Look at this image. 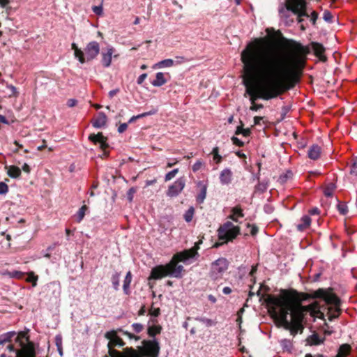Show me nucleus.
Listing matches in <instances>:
<instances>
[{"label": "nucleus", "mask_w": 357, "mask_h": 357, "mask_svg": "<svg viewBox=\"0 0 357 357\" xmlns=\"http://www.w3.org/2000/svg\"><path fill=\"white\" fill-rule=\"evenodd\" d=\"M310 52L293 40L282 38V44L256 39L241 52L243 83L252 105L258 98L270 100L293 88L299 80Z\"/></svg>", "instance_id": "nucleus-1"}, {"label": "nucleus", "mask_w": 357, "mask_h": 357, "mask_svg": "<svg viewBox=\"0 0 357 357\" xmlns=\"http://www.w3.org/2000/svg\"><path fill=\"white\" fill-rule=\"evenodd\" d=\"M309 298H323L327 304L333 305L328 309V319L331 321L339 316L340 298L324 289L314 291L311 294H300L296 290H282L278 296H268L266 303L271 309L273 315L278 318L280 326L295 336L303 331L305 314L310 313L312 316H318L321 313L319 306L316 302L305 306L302 305V302Z\"/></svg>", "instance_id": "nucleus-2"}, {"label": "nucleus", "mask_w": 357, "mask_h": 357, "mask_svg": "<svg viewBox=\"0 0 357 357\" xmlns=\"http://www.w3.org/2000/svg\"><path fill=\"white\" fill-rule=\"evenodd\" d=\"M198 247H194L189 250L178 252L174 255L171 261L166 265H159L152 268L150 278L159 280L166 276L176 278L182 277L183 266L178 265V261H185L195 257L197 253Z\"/></svg>", "instance_id": "nucleus-3"}, {"label": "nucleus", "mask_w": 357, "mask_h": 357, "mask_svg": "<svg viewBox=\"0 0 357 357\" xmlns=\"http://www.w3.org/2000/svg\"><path fill=\"white\" fill-rule=\"evenodd\" d=\"M291 12L297 16L298 23L303 22V17H309L307 12V3L305 0H286L284 5H282L279 8V15L282 19L286 20V24H290L294 22L293 20H289V13Z\"/></svg>", "instance_id": "nucleus-4"}, {"label": "nucleus", "mask_w": 357, "mask_h": 357, "mask_svg": "<svg viewBox=\"0 0 357 357\" xmlns=\"http://www.w3.org/2000/svg\"><path fill=\"white\" fill-rule=\"evenodd\" d=\"M72 50H74L75 57L78 59L81 63H84L93 60L100 53V45L96 41L89 43L84 50L82 51L78 48L75 43H72Z\"/></svg>", "instance_id": "nucleus-5"}, {"label": "nucleus", "mask_w": 357, "mask_h": 357, "mask_svg": "<svg viewBox=\"0 0 357 357\" xmlns=\"http://www.w3.org/2000/svg\"><path fill=\"white\" fill-rule=\"evenodd\" d=\"M122 333L123 335L128 336L129 339H134L137 341L140 340V337L134 335L127 331H123L122 328H117L116 330H112L107 331L105 334V337L109 340L107 344L108 354L110 356L111 351H116L114 349V347H123L126 343L118 335V333Z\"/></svg>", "instance_id": "nucleus-6"}, {"label": "nucleus", "mask_w": 357, "mask_h": 357, "mask_svg": "<svg viewBox=\"0 0 357 357\" xmlns=\"http://www.w3.org/2000/svg\"><path fill=\"white\" fill-rule=\"evenodd\" d=\"M240 234V227L235 226L231 222L227 221L218 229V239L221 243H216L214 247L218 248L229 241H232Z\"/></svg>", "instance_id": "nucleus-7"}, {"label": "nucleus", "mask_w": 357, "mask_h": 357, "mask_svg": "<svg viewBox=\"0 0 357 357\" xmlns=\"http://www.w3.org/2000/svg\"><path fill=\"white\" fill-rule=\"evenodd\" d=\"M15 340L21 345V349L16 351V357H36L34 344L29 341L26 332H20Z\"/></svg>", "instance_id": "nucleus-8"}, {"label": "nucleus", "mask_w": 357, "mask_h": 357, "mask_svg": "<svg viewBox=\"0 0 357 357\" xmlns=\"http://www.w3.org/2000/svg\"><path fill=\"white\" fill-rule=\"evenodd\" d=\"M137 350L142 354V357H158L160 347L158 341L153 338L143 340L142 346Z\"/></svg>", "instance_id": "nucleus-9"}, {"label": "nucleus", "mask_w": 357, "mask_h": 357, "mask_svg": "<svg viewBox=\"0 0 357 357\" xmlns=\"http://www.w3.org/2000/svg\"><path fill=\"white\" fill-rule=\"evenodd\" d=\"M228 261L225 258H219L212 263L210 272L211 277L216 280L228 268Z\"/></svg>", "instance_id": "nucleus-10"}, {"label": "nucleus", "mask_w": 357, "mask_h": 357, "mask_svg": "<svg viewBox=\"0 0 357 357\" xmlns=\"http://www.w3.org/2000/svg\"><path fill=\"white\" fill-rule=\"evenodd\" d=\"M185 185V178L180 177L173 184L169 186L166 194L169 197H176L182 192Z\"/></svg>", "instance_id": "nucleus-11"}, {"label": "nucleus", "mask_w": 357, "mask_h": 357, "mask_svg": "<svg viewBox=\"0 0 357 357\" xmlns=\"http://www.w3.org/2000/svg\"><path fill=\"white\" fill-rule=\"evenodd\" d=\"M110 357H142V354L132 347H126L122 351H111Z\"/></svg>", "instance_id": "nucleus-12"}, {"label": "nucleus", "mask_w": 357, "mask_h": 357, "mask_svg": "<svg viewBox=\"0 0 357 357\" xmlns=\"http://www.w3.org/2000/svg\"><path fill=\"white\" fill-rule=\"evenodd\" d=\"M89 139L95 144H98L100 148L105 151L108 147L107 142V138L103 136L102 132L98 134H91L89 136Z\"/></svg>", "instance_id": "nucleus-13"}, {"label": "nucleus", "mask_w": 357, "mask_h": 357, "mask_svg": "<svg viewBox=\"0 0 357 357\" xmlns=\"http://www.w3.org/2000/svg\"><path fill=\"white\" fill-rule=\"evenodd\" d=\"M115 50L113 47H107L101 53L102 59L101 62L104 67L108 68L110 66L112 63V55L114 53Z\"/></svg>", "instance_id": "nucleus-14"}, {"label": "nucleus", "mask_w": 357, "mask_h": 357, "mask_svg": "<svg viewBox=\"0 0 357 357\" xmlns=\"http://www.w3.org/2000/svg\"><path fill=\"white\" fill-rule=\"evenodd\" d=\"M310 45L316 56H317L320 61L324 62L326 61L327 59L324 55L325 47L323 46V45L316 42H312Z\"/></svg>", "instance_id": "nucleus-15"}, {"label": "nucleus", "mask_w": 357, "mask_h": 357, "mask_svg": "<svg viewBox=\"0 0 357 357\" xmlns=\"http://www.w3.org/2000/svg\"><path fill=\"white\" fill-rule=\"evenodd\" d=\"M197 185L200 188V192L197 195L196 199L198 203L202 204L206 197L207 185L202 181H198Z\"/></svg>", "instance_id": "nucleus-16"}, {"label": "nucleus", "mask_w": 357, "mask_h": 357, "mask_svg": "<svg viewBox=\"0 0 357 357\" xmlns=\"http://www.w3.org/2000/svg\"><path fill=\"white\" fill-rule=\"evenodd\" d=\"M232 178V172L228 169H224L220 174V181L222 185H227L231 183Z\"/></svg>", "instance_id": "nucleus-17"}, {"label": "nucleus", "mask_w": 357, "mask_h": 357, "mask_svg": "<svg viewBox=\"0 0 357 357\" xmlns=\"http://www.w3.org/2000/svg\"><path fill=\"white\" fill-rule=\"evenodd\" d=\"M167 82V79L165 77V74L162 72H158L155 75V78L151 82V84L153 86H161L166 84Z\"/></svg>", "instance_id": "nucleus-18"}, {"label": "nucleus", "mask_w": 357, "mask_h": 357, "mask_svg": "<svg viewBox=\"0 0 357 357\" xmlns=\"http://www.w3.org/2000/svg\"><path fill=\"white\" fill-rule=\"evenodd\" d=\"M321 154V147L317 144L312 145L307 152L308 157L312 160H317Z\"/></svg>", "instance_id": "nucleus-19"}, {"label": "nucleus", "mask_w": 357, "mask_h": 357, "mask_svg": "<svg viewBox=\"0 0 357 357\" xmlns=\"http://www.w3.org/2000/svg\"><path fill=\"white\" fill-rule=\"evenodd\" d=\"M107 123V116L103 112H99L97 118L93 122V126L96 128L104 127Z\"/></svg>", "instance_id": "nucleus-20"}, {"label": "nucleus", "mask_w": 357, "mask_h": 357, "mask_svg": "<svg viewBox=\"0 0 357 357\" xmlns=\"http://www.w3.org/2000/svg\"><path fill=\"white\" fill-rule=\"evenodd\" d=\"M325 338H321L317 333H313L307 339V344L309 345H319L324 342Z\"/></svg>", "instance_id": "nucleus-21"}, {"label": "nucleus", "mask_w": 357, "mask_h": 357, "mask_svg": "<svg viewBox=\"0 0 357 357\" xmlns=\"http://www.w3.org/2000/svg\"><path fill=\"white\" fill-rule=\"evenodd\" d=\"M161 326L153 324L152 325L148 326L147 333L149 337L154 338L156 335L160 334L161 333Z\"/></svg>", "instance_id": "nucleus-22"}, {"label": "nucleus", "mask_w": 357, "mask_h": 357, "mask_svg": "<svg viewBox=\"0 0 357 357\" xmlns=\"http://www.w3.org/2000/svg\"><path fill=\"white\" fill-rule=\"evenodd\" d=\"M301 221V223L298 224L296 228L298 231H303L310 225L311 218L308 215H304Z\"/></svg>", "instance_id": "nucleus-23"}, {"label": "nucleus", "mask_w": 357, "mask_h": 357, "mask_svg": "<svg viewBox=\"0 0 357 357\" xmlns=\"http://www.w3.org/2000/svg\"><path fill=\"white\" fill-rule=\"evenodd\" d=\"M132 282V274L130 271H128L125 277L123 284V289L124 294L126 295H129L130 294V285Z\"/></svg>", "instance_id": "nucleus-24"}, {"label": "nucleus", "mask_w": 357, "mask_h": 357, "mask_svg": "<svg viewBox=\"0 0 357 357\" xmlns=\"http://www.w3.org/2000/svg\"><path fill=\"white\" fill-rule=\"evenodd\" d=\"M8 168L7 174L8 175L13 178H17L20 177L21 175V169L15 165L9 166Z\"/></svg>", "instance_id": "nucleus-25"}, {"label": "nucleus", "mask_w": 357, "mask_h": 357, "mask_svg": "<svg viewBox=\"0 0 357 357\" xmlns=\"http://www.w3.org/2000/svg\"><path fill=\"white\" fill-rule=\"evenodd\" d=\"M15 335L16 333L14 331L8 332L0 335V345L4 344L6 342H10Z\"/></svg>", "instance_id": "nucleus-26"}, {"label": "nucleus", "mask_w": 357, "mask_h": 357, "mask_svg": "<svg viewBox=\"0 0 357 357\" xmlns=\"http://www.w3.org/2000/svg\"><path fill=\"white\" fill-rule=\"evenodd\" d=\"M351 351V347L348 344H343L340 346L338 352L340 356H347Z\"/></svg>", "instance_id": "nucleus-27"}, {"label": "nucleus", "mask_w": 357, "mask_h": 357, "mask_svg": "<svg viewBox=\"0 0 357 357\" xmlns=\"http://www.w3.org/2000/svg\"><path fill=\"white\" fill-rule=\"evenodd\" d=\"M120 277H121V273H114L112 278H111V280H112V286H113V288L117 291L119 290V285H120Z\"/></svg>", "instance_id": "nucleus-28"}, {"label": "nucleus", "mask_w": 357, "mask_h": 357, "mask_svg": "<svg viewBox=\"0 0 357 357\" xmlns=\"http://www.w3.org/2000/svg\"><path fill=\"white\" fill-rule=\"evenodd\" d=\"M174 65V61H173V59H167L160 61L156 64V66L158 68H165V67H172Z\"/></svg>", "instance_id": "nucleus-29"}, {"label": "nucleus", "mask_w": 357, "mask_h": 357, "mask_svg": "<svg viewBox=\"0 0 357 357\" xmlns=\"http://www.w3.org/2000/svg\"><path fill=\"white\" fill-rule=\"evenodd\" d=\"M87 209H88V208L86 205H83L79 209V211H77V215H76L77 220L78 222H80L83 220V218L85 215V213L87 211Z\"/></svg>", "instance_id": "nucleus-30"}, {"label": "nucleus", "mask_w": 357, "mask_h": 357, "mask_svg": "<svg viewBox=\"0 0 357 357\" xmlns=\"http://www.w3.org/2000/svg\"><path fill=\"white\" fill-rule=\"evenodd\" d=\"M38 278V275H36L33 272H30L28 273L26 281L31 282L33 287H36L37 285Z\"/></svg>", "instance_id": "nucleus-31"}, {"label": "nucleus", "mask_w": 357, "mask_h": 357, "mask_svg": "<svg viewBox=\"0 0 357 357\" xmlns=\"http://www.w3.org/2000/svg\"><path fill=\"white\" fill-rule=\"evenodd\" d=\"M268 188V182L263 181L261 182H259V183L256 185L255 189L257 191L261 192H264L267 190Z\"/></svg>", "instance_id": "nucleus-32"}, {"label": "nucleus", "mask_w": 357, "mask_h": 357, "mask_svg": "<svg viewBox=\"0 0 357 357\" xmlns=\"http://www.w3.org/2000/svg\"><path fill=\"white\" fill-rule=\"evenodd\" d=\"M194 215V208L190 207L184 214V219L187 222L192 220Z\"/></svg>", "instance_id": "nucleus-33"}, {"label": "nucleus", "mask_w": 357, "mask_h": 357, "mask_svg": "<svg viewBox=\"0 0 357 357\" xmlns=\"http://www.w3.org/2000/svg\"><path fill=\"white\" fill-rule=\"evenodd\" d=\"M335 188V186L333 183H331L329 185H328L324 191L325 196L331 197L333 195Z\"/></svg>", "instance_id": "nucleus-34"}, {"label": "nucleus", "mask_w": 357, "mask_h": 357, "mask_svg": "<svg viewBox=\"0 0 357 357\" xmlns=\"http://www.w3.org/2000/svg\"><path fill=\"white\" fill-rule=\"evenodd\" d=\"M178 172V169H174L173 170L169 172L168 173L166 174L165 176V181H169L170 180H172L176 174Z\"/></svg>", "instance_id": "nucleus-35"}, {"label": "nucleus", "mask_w": 357, "mask_h": 357, "mask_svg": "<svg viewBox=\"0 0 357 357\" xmlns=\"http://www.w3.org/2000/svg\"><path fill=\"white\" fill-rule=\"evenodd\" d=\"M131 326L133 331L136 333H139L144 329V325L139 323H134Z\"/></svg>", "instance_id": "nucleus-36"}, {"label": "nucleus", "mask_w": 357, "mask_h": 357, "mask_svg": "<svg viewBox=\"0 0 357 357\" xmlns=\"http://www.w3.org/2000/svg\"><path fill=\"white\" fill-rule=\"evenodd\" d=\"M204 165V163L202 160H198L192 166V171L196 172L202 169V167Z\"/></svg>", "instance_id": "nucleus-37"}, {"label": "nucleus", "mask_w": 357, "mask_h": 357, "mask_svg": "<svg viewBox=\"0 0 357 357\" xmlns=\"http://www.w3.org/2000/svg\"><path fill=\"white\" fill-rule=\"evenodd\" d=\"M92 10L97 15H102L103 14V9L102 5L100 6H94L92 7Z\"/></svg>", "instance_id": "nucleus-38"}, {"label": "nucleus", "mask_w": 357, "mask_h": 357, "mask_svg": "<svg viewBox=\"0 0 357 357\" xmlns=\"http://www.w3.org/2000/svg\"><path fill=\"white\" fill-rule=\"evenodd\" d=\"M202 323L205 324L207 327H211V326H215L216 324V322L215 321H213L211 319L206 318V317L203 318V319L202 320Z\"/></svg>", "instance_id": "nucleus-39"}, {"label": "nucleus", "mask_w": 357, "mask_h": 357, "mask_svg": "<svg viewBox=\"0 0 357 357\" xmlns=\"http://www.w3.org/2000/svg\"><path fill=\"white\" fill-rule=\"evenodd\" d=\"M136 192V190L134 188H131L127 192V199L129 202H132L134 197V194Z\"/></svg>", "instance_id": "nucleus-40"}, {"label": "nucleus", "mask_w": 357, "mask_h": 357, "mask_svg": "<svg viewBox=\"0 0 357 357\" xmlns=\"http://www.w3.org/2000/svg\"><path fill=\"white\" fill-rule=\"evenodd\" d=\"M280 344L283 348H286L287 349H290L292 347L291 341L287 339L282 340L280 341Z\"/></svg>", "instance_id": "nucleus-41"}, {"label": "nucleus", "mask_w": 357, "mask_h": 357, "mask_svg": "<svg viewBox=\"0 0 357 357\" xmlns=\"http://www.w3.org/2000/svg\"><path fill=\"white\" fill-rule=\"evenodd\" d=\"M187 61L188 59L186 58L181 56H176L175 59H173V61H174V65L181 64L186 62Z\"/></svg>", "instance_id": "nucleus-42"}, {"label": "nucleus", "mask_w": 357, "mask_h": 357, "mask_svg": "<svg viewBox=\"0 0 357 357\" xmlns=\"http://www.w3.org/2000/svg\"><path fill=\"white\" fill-rule=\"evenodd\" d=\"M323 18H324V20L326 22H332L333 15L331 13V12H329L328 10H325L324 14H323Z\"/></svg>", "instance_id": "nucleus-43"}, {"label": "nucleus", "mask_w": 357, "mask_h": 357, "mask_svg": "<svg viewBox=\"0 0 357 357\" xmlns=\"http://www.w3.org/2000/svg\"><path fill=\"white\" fill-rule=\"evenodd\" d=\"M8 191V186L3 182H0V195H5Z\"/></svg>", "instance_id": "nucleus-44"}, {"label": "nucleus", "mask_w": 357, "mask_h": 357, "mask_svg": "<svg viewBox=\"0 0 357 357\" xmlns=\"http://www.w3.org/2000/svg\"><path fill=\"white\" fill-rule=\"evenodd\" d=\"M350 174L357 176V158L354 161L351 167Z\"/></svg>", "instance_id": "nucleus-45"}, {"label": "nucleus", "mask_w": 357, "mask_h": 357, "mask_svg": "<svg viewBox=\"0 0 357 357\" xmlns=\"http://www.w3.org/2000/svg\"><path fill=\"white\" fill-rule=\"evenodd\" d=\"M337 208L340 213L342 215H345L347 213V206L343 204H339L337 205Z\"/></svg>", "instance_id": "nucleus-46"}, {"label": "nucleus", "mask_w": 357, "mask_h": 357, "mask_svg": "<svg viewBox=\"0 0 357 357\" xmlns=\"http://www.w3.org/2000/svg\"><path fill=\"white\" fill-rule=\"evenodd\" d=\"M232 213H234V215H236L237 217L240 218H242L244 215L242 209L238 207L233 208Z\"/></svg>", "instance_id": "nucleus-47"}, {"label": "nucleus", "mask_w": 357, "mask_h": 357, "mask_svg": "<svg viewBox=\"0 0 357 357\" xmlns=\"http://www.w3.org/2000/svg\"><path fill=\"white\" fill-rule=\"evenodd\" d=\"M156 112H157L156 109H153V110H151L149 112L138 114V115H137V117L139 119L147 116L155 114L156 113Z\"/></svg>", "instance_id": "nucleus-48"}, {"label": "nucleus", "mask_w": 357, "mask_h": 357, "mask_svg": "<svg viewBox=\"0 0 357 357\" xmlns=\"http://www.w3.org/2000/svg\"><path fill=\"white\" fill-rule=\"evenodd\" d=\"M62 336L61 335H56L55 336V344L56 347H61L62 346Z\"/></svg>", "instance_id": "nucleus-49"}, {"label": "nucleus", "mask_w": 357, "mask_h": 357, "mask_svg": "<svg viewBox=\"0 0 357 357\" xmlns=\"http://www.w3.org/2000/svg\"><path fill=\"white\" fill-rule=\"evenodd\" d=\"M247 227L251 228L250 231L251 235L255 236L257 234L258 228L256 225H251L250 224L248 223L247 225Z\"/></svg>", "instance_id": "nucleus-50"}, {"label": "nucleus", "mask_w": 357, "mask_h": 357, "mask_svg": "<svg viewBox=\"0 0 357 357\" xmlns=\"http://www.w3.org/2000/svg\"><path fill=\"white\" fill-rule=\"evenodd\" d=\"M231 141H232L233 144L236 146H243L244 145V143L241 140H240L238 138H237L236 137H234V136L232 137Z\"/></svg>", "instance_id": "nucleus-51"}, {"label": "nucleus", "mask_w": 357, "mask_h": 357, "mask_svg": "<svg viewBox=\"0 0 357 357\" xmlns=\"http://www.w3.org/2000/svg\"><path fill=\"white\" fill-rule=\"evenodd\" d=\"M147 77V74L146 73H143L141 75L139 76V77L137 78V83L139 84V85H141L144 81L145 80V79Z\"/></svg>", "instance_id": "nucleus-52"}, {"label": "nucleus", "mask_w": 357, "mask_h": 357, "mask_svg": "<svg viewBox=\"0 0 357 357\" xmlns=\"http://www.w3.org/2000/svg\"><path fill=\"white\" fill-rule=\"evenodd\" d=\"M127 128H128V123H121V124H120V126L118 128V132L119 133H123L124 131L126 130Z\"/></svg>", "instance_id": "nucleus-53"}, {"label": "nucleus", "mask_w": 357, "mask_h": 357, "mask_svg": "<svg viewBox=\"0 0 357 357\" xmlns=\"http://www.w3.org/2000/svg\"><path fill=\"white\" fill-rule=\"evenodd\" d=\"M8 88L10 90V91L12 92V95L17 97L19 95V93L17 90V88L13 85H9L8 86Z\"/></svg>", "instance_id": "nucleus-54"}, {"label": "nucleus", "mask_w": 357, "mask_h": 357, "mask_svg": "<svg viewBox=\"0 0 357 357\" xmlns=\"http://www.w3.org/2000/svg\"><path fill=\"white\" fill-rule=\"evenodd\" d=\"M77 100L76 99H73V98L69 99L67 101V105L69 107H75L77 105Z\"/></svg>", "instance_id": "nucleus-55"}, {"label": "nucleus", "mask_w": 357, "mask_h": 357, "mask_svg": "<svg viewBox=\"0 0 357 357\" xmlns=\"http://www.w3.org/2000/svg\"><path fill=\"white\" fill-rule=\"evenodd\" d=\"M263 107L262 104H252L250 107V109L252 111H257L258 109L263 108Z\"/></svg>", "instance_id": "nucleus-56"}, {"label": "nucleus", "mask_w": 357, "mask_h": 357, "mask_svg": "<svg viewBox=\"0 0 357 357\" xmlns=\"http://www.w3.org/2000/svg\"><path fill=\"white\" fill-rule=\"evenodd\" d=\"M160 310L159 308H154L150 311V314L153 317H157L160 314Z\"/></svg>", "instance_id": "nucleus-57"}, {"label": "nucleus", "mask_w": 357, "mask_h": 357, "mask_svg": "<svg viewBox=\"0 0 357 357\" xmlns=\"http://www.w3.org/2000/svg\"><path fill=\"white\" fill-rule=\"evenodd\" d=\"M318 17V14L317 12L315 11H313L312 13H311V19L310 20L312 21V24H314L316 23V21H317V19Z\"/></svg>", "instance_id": "nucleus-58"}, {"label": "nucleus", "mask_w": 357, "mask_h": 357, "mask_svg": "<svg viewBox=\"0 0 357 357\" xmlns=\"http://www.w3.org/2000/svg\"><path fill=\"white\" fill-rule=\"evenodd\" d=\"M243 130V123H242V121H241V126H239L236 128L235 134L236 135H241V134L242 135Z\"/></svg>", "instance_id": "nucleus-59"}, {"label": "nucleus", "mask_w": 357, "mask_h": 357, "mask_svg": "<svg viewBox=\"0 0 357 357\" xmlns=\"http://www.w3.org/2000/svg\"><path fill=\"white\" fill-rule=\"evenodd\" d=\"M22 170L26 173H29L31 171L30 167L26 163H24L22 167Z\"/></svg>", "instance_id": "nucleus-60"}, {"label": "nucleus", "mask_w": 357, "mask_h": 357, "mask_svg": "<svg viewBox=\"0 0 357 357\" xmlns=\"http://www.w3.org/2000/svg\"><path fill=\"white\" fill-rule=\"evenodd\" d=\"M119 91V89H118L110 91L109 92V98H113Z\"/></svg>", "instance_id": "nucleus-61"}, {"label": "nucleus", "mask_w": 357, "mask_h": 357, "mask_svg": "<svg viewBox=\"0 0 357 357\" xmlns=\"http://www.w3.org/2000/svg\"><path fill=\"white\" fill-rule=\"evenodd\" d=\"M213 160L215 161L216 163H220L222 160V156L220 154L214 155Z\"/></svg>", "instance_id": "nucleus-62"}, {"label": "nucleus", "mask_w": 357, "mask_h": 357, "mask_svg": "<svg viewBox=\"0 0 357 357\" xmlns=\"http://www.w3.org/2000/svg\"><path fill=\"white\" fill-rule=\"evenodd\" d=\"M310 215H317L319 213L318 208H313L309 211Z\"/></svg>", "instance_id": "nucleus-63"}, {"label": "nucleus", "mask_w": 357, "mask_h": 357, "mask_svg": "<svg viewBox=\"0 0 357 357\" xmlns=\"http://www.w3.org/2000/svg\"><path fill=\"white\" fill-rule=\"evenodd\" d=\"M261 116H255L254 118V123L255 125H258L260 123V121L262 120Z\"/></svg>", "instance_id": "nucleus-64"}]
</instances>
